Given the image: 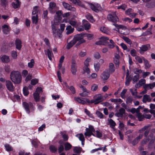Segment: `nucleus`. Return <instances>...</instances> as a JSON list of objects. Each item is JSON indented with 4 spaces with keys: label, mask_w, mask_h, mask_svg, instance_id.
<instances>
[{
    "label": "nucleus",
    "mask_w": 155,
    "mask_h": 155,
    "mask_svg": "<svg viewBox=\"0 0 155 155\" xmlns=\"http://www.w3.org/2000/svg\"><path fill=\"white\" fill-rule=\"evenodd\" d=\"M10 78L14 83L19 84L21 81V74L18 71H12L10 74Z\"/></svg>",
    "instance_id": "f257e3e1"
},
{
    "label": "nucleus",
    "mask_w": 155,
    "mask_h": 155,
    "mask_svg": "<svg viewBox=\"0 0 155 155\" xmlns=\"http://www.w3.org/2000/svg\"><path fill=\"white\" fill-rule=\"evenodd\" d=\"M103 101V97L100 94L96 95L94 97V99L91 101V103H94L95 104H97Z\"/></svg>",
    "instance_id": "f03ea898"
},
{
    "label": "nucleus",
    "mask_w": 155,
    "mask_h": 155,
    "mask_svg": "<svg viewBox=\"0 0 155 155\" xmlns=\"http://www.w3.org/2000/svg\"><path fill=\"white\" fill-rule=\"evenodd\" d=\"M107 18L109 21L114 23L116 22L119 20L118 18L115 14V12L112 13V14H110L108 15Z\"/></svg>",
    "instance_id": "7ed1b4c3"
},
{
    "label": "nucleus",
    "mask_w": 155,
    "mask_h": 155,
    "mask_svg": "<svg viewBox=\"0 0 155 155\" xmlns=\"http://www.w3.org/2000/svg\"><path fill=\"white\" fill-rule=\"evenodd\" d=\"M149 127L150 126L149 125L144 126L139 130L138 132L141 133L144 131V136L145 137H147L150 131V129H148Z\"/></svg>",
    "instance_id": "20e7f679"
},
{
    "label": "nucleus",
    "mask_w": 155,
    "mask_h": 155,
    "mask_svg": "<svg viewBox=\"0 0 155 155\" xmlns=\"http://www.w3.org/2000/svg\"><path fill=\"white\" fill-rule=\"evenodd\" d=\"M22 105L28 114H29L30 113V110L29 108V107L34 109L33 104L31 102L28 103L26 102H24L23 103Z\"/></svg>",
    "instance_id": "39448f33"
},
{
    "label": "nucleus",
    "mask_w": 155,
    "mask_h": 155,
    "mask_svg": "<svg viewBox=\"0 0 155 155\" xmlns=\"http://www.w3.org/2000/svg\"><path fill=\"white\" fill-rule=\"evenodd\" d=\"M85 34V33L83 32L81 34H77L74 36L73 40L74 41V42L76 43V42L78 41L84 40L83 38Z\"/></svg>",
    "instance_id": "423d86ee"
},
{
    "label": "nucleus",
    "mask_w": 155,
    "mask_h": 155,
    "mask_svg": "<svg viewBox=\"0 0 155 155\" xmlns=\"http://www.w3.org/2000/svg\"><path fill=\"white\" fill-rule=\"evenodd\" d=\"M71 71L72 73L73 74L75 75L76 74L77 71L76 64L75 61L73 59L72 60Z\"/></svg>",
    "instance_id": "0eeeda50"
},
{
    "label": "nucleus",
    "mask_w": 155,
    "mask_h": 155,
    "mask_svg": "<svg viewBox=\"0 0 155 155\" xmlns=\"http://www.w3.org/2000/svg\"><path fill=\"white\" fill-rule=\"evenodd\" d=\"M110 75V74L108 70H106L103 72L101 75V77L103 80L104 81L107 80L109 77Z\"/></svg>",
    "instance_id": "6e6552de"
},
{
    "label": "nucleus",
    "mask_w": 155,
    "mask_h": 155,
    "mask_svg": "<svg viewBox=\"0 0 155 155\" xmlns=\"http://www.w3.org/2000/svg\"><path fill=\"white\" fill-rule=\"evenodd\" d=\"M6 85L8 89L10 91H13L14 90V87L12 83L10 81H6Z\"/></svg>",
    "instance_id": "1a4fd4ad"
},
{
    "label": "nucleus",
    "mask_w": 155,
    "mask_h": 155,
    "mask_svg": "<svg viewBox=\"0 0 155 155\" xmlns=\"http://www.w3.org/2000/svg\"><path fill=\"white\" fill-rule=\"evenodd\" d=\"M90 6L91 8L94 11L96 12H99V9L100 8V5L97 3H95L94 4H91Z\"/></svg>",
    "instance_id": "9d476101"
},
{
    "label": "nucleus",
    "mask_w": 155,
    "mask_h": 155,
    "mask_svg": "<svg viewBox=\"0 0 155 155\" xmlns=\"http://www.w3.org/2000/svg\"><path fill=\"white\" fill-rule=\"evenodd\" d=\"M56 8V4L55 3L51 2L49 3L48 10L50 13H54V10Z\"/></svg>",
    "instance_id": "9b49d317"
},
{
    "label": "nucleus",
    "mask_w": 155,
    "mask_h": 155,
    "mask_svg": "<svg viewBox=\"0 0 155 155\" xmlns=\"http://www.w3.org/2000/svg\"><path fill=\"white\" fill-rule=\"evenodd\" d=\"M143 135V134H140L139 136L136 137L132 141V145L134 146L137 144L140 140L142 138Z\"/></svg>",
    "instance_id": "f8f14e48"
},
{
    "label": "nucleus",
    "mask_w": 155,
    "mask_h": 155,
    "mask_svg": "<svg viewBox=\"0 0 155 155\" xmlns=\"http://www.w3.org/2000/svg\"><path fill=\"white\" fill-rule=\"evenodd\" d=\"M132 78L130 76H129V74L128 72V71L127 73L126 78V81L125 82V84L127 86H128L130 84V82L132 80Z\"/></svg>",
    "instance_id": "ddd939ff"
},
{
    "label": "nucleus",
    "mask_w": 155,
    "mask_h": 155,
    "mask_svg": "<svg viewBox=\"0 0 155 155\" xmlns=\"http://www.w3.org/2000/svg\"><path fill=\"white\" fill-rule=\"evenodd\" d=\"M74 100L77 101L78 103L84 104H86V101L84 100V98L80 97H75L74 98Z\"/></svg>",
    "instance_id": "4468645a"
},
{
    "label": "nucleus",
    "mask_w": 155,
    "mask_h": 155,
    "mask_svg": "<svg viewBox=\"0 0 155 155\" xmlns=\"http://www.w3.org/2000/svg\"><path fill=\"white\" fill-rule=\"evenodd\" d=\"M148 49L147 45H143L140 47L139 51L140 54H143L144 52L147 51Z\"/></svg>",
    "instance_id": "2eb2a0df"
},
{
    "label": "nucleus",
    "mask_w": 155,
    "mask_h": 155,
    "mask_svg": "<svg viewBox=\"0 0 155 155\" xmlns=\"http://www.w3.org/2000/svg\"><path fill=\"white\" fill-rule=\"evenodd\" d=\"M82 22L83 25L84 26L85 29H88L90 28V24L85 19H84L83 20Z\"/></svg>",
    "instance_id": "dca6fc26"
},
{
    "label": "nucleus",
    "mask_w": 155,
    "mask_h": 155,
    "mask_svg": "<svg viewBox=\"0 0 155 155\" xmlns=\"http://www.w3.org/2000/svg\"><path fill=\"white\" fill-rule=\"evenodd\" d=\"M21 40L18 39H17L15 41V44L16 48L18 50H20L21 47Z\"/></svg>",
    "instance_id": "f3484780"
},
{
    "label": "nucleus",
    "mask_w": 155,
    "mask_h": 155,
    "mask_svg": "<svg viewBox=\"0 0 155 155\" xmlns=\"http://www.w3.org/2000/svg\"><path fill=\"white\" fill-rule=\"evenodd\" d=\"M62 4L65 8L69 10H71L72 9L73 10H74L75 9L74 8H72L69 4L66 2H63Z\"/></svg>",
    "instance_id": "a211bd4d"
},
{
    "label": "nucleus",
    "mask_w": 155,
    "mask_h": 155,
    "mask_svg": "<svg viewBox=\"0 0 155 155\" xmlns=\"http://www.w3.org/2000/svg\"><path fill=\"white\" fill-rule=\"evenodd\" d=\"M66 30L67 31L66 34L69 35L72 33L74 30V28H72L71 25H68L66 28Z\"/></svg>",
    "instance_id": "6ab92c4d"
},
{
    "label": "nucleus",
    "mask_w": 155,
    "mask_h": 155,
    "mask_svg": "<svg viewBox=\"0 0 155 155\" xmlns=\"http://www.w3.org/2000/svg\"><path fill=\"white\" fill-rule=\"evenodd\" d=\"M12 5L13 8L15 9H16L20 7V2L19 0H16L15 3L13 2L12 3Z\"/></svg>",
    "instance_id": "aec40b11"
},
{
    "label": "nucleus",
    "mask_w": 155,
    "mask_h": 155,
    "mask_svg": "<svg viewBox=\"0 0 155 155\" xmlns=\"http://www.w3.org/2000/svg\"><path fill=\"white\" fill-rule=\"evenodd\" d=\"M143 59L145 69L149 68L151 67V65L149 64L147 60L144 57H143Z\"/></svg>",
    "instance_id": "412c9836"
},
{
    "label": "nucleus",
    "mask_w": 155,
    "mask_h": 155,
    "mask_svg": "<svg viewBox=\"0 0 155 155\" xmlns=\"http://www.w3.org/2000/svg\"><path fill=\"white\" fill-rule=\"evenodd\" d=\"M151 100L150 98V96L149 95L145 94L143 96L142 101L143 103H146L147 101L148 102H150Z\"/></svg>",
    "instance_id": "4be33fe9"
},
{
    "label": "nucleus",
    "mask_w": 155,
    "mask_h": 155,
    "mask_svg": "<svg viewBox=\"0 0 155 155\" xmlns=\"http://www.w3.org/2000/svg\"><path fill=\"white\" fill-rule=\"evenodd\" d=\"M155 87V82L152 83V84H144L143 86V88L146 89H147L148 87H149L150 88L152 89Z\"/></svg>",
    "instance_id": "5701e85b"
},
{
    "label": "nucleus",
    "mask_w": 155,
    "mask_h": 155,
    "mask_svg": "<svg viewBox=\"0 0 155 155\" xmlns=\"http://www.w3.org/2000/svg\"><path fill=\"white\" fill-rule=\"evenodd\" d=\"M38 21V15L33 16L32 17V22L33 23L37 25Z\"/></svg>",
    "instance_id": "b1692460"
},
{
    "label": "nucleus",
    "mask_w": 155,
    "mask_h": 155,
    "mask_svg": "<svg viewBox=\"0 0 155 155\" xmlns=\"http://www.w3.org/2000/svg\"><path fill=\"white\" fill-rule=\"evenodd\" d=\"M108 44V42L104 41L103 40H100L97 41L95 43V44L98 45H104L107 46V44Z\"/></svg>",
    "instance_id": "393cba45"
},
{
    "label": "nucleus",
    "mask_w": 155,
    "mask_h": 155,
    "mask_svg": "<svg viewBox=\"0 0 155 155\" xmlns=\"http://www.w3.org/2000/svg\"><path fill=\"white\" fill-rule=\"evenodd\" d=\"M1 59L2 61L4 62L7 63L10 61L9 57L5 55L3 56Z\"/></svg>",
    "instance_id": "a878e982"
},
{
    "label": "nucleus",
    "mask_w": 155,
    "mask_h": 155,
    "mask_svg": "<svg viewBox=\"0 0 155 155\" xmlns=\"http://www.w3.org/2000/svg\"><path fill=\"white\" fill-rule=\"evenodd\" d=\"M2 28L4 33L7 34L9 31L8 26L6 25H4L2 26Z\"/></svg>",
    "instance_id": "bb28decb"
},
{
    "label": "nucleus",
    "mask_w": 155,
    "mask_h": 155,
    "mask_svg": "<svg viewBox=\"0 0 155 155\" xmlns=\"http://www.w3.org/2000/svg\"><path fill=\"white\" fill-rule=\"evenodd\" d=\"M49 149L50 152L52 153H56L57 150V148L53 145H51L49 146Z\"/></svg>",
    "instance_id": "cd10ccee"
},
{
    "label": "nucleus",
    "mask_w": 155,
    "mask_h": 155,
    "mask_svg": "<svg viewBox=\"0 0 155 155\" xmlns=\"http://www.w3.org/2000/svg\"><path fill=\"white\" fill-rule=\"evenodd\" d=\"M108 121L109 124L110 125V127L112 128H113L116 126V124L115 122L112 119H108Z\"/></svg>",
    "instance_id": "c85d7f7f"
},
{
    "label": "nucleus",
    "mask_w": 155,
    "mask_h": 155,
    "mask_svg": "<svg viewBox=\"0 0 155 155\" xmlns=\"http://www.w3.org/2000/svg\"><path fill=\"white\" fill-rule=\"evenodd\" d=\"M47 54L48 55L49 59L50 60H51L52 59L51 57L52 55V53L51 51V49L50 47L47 50Z\"/></svg>",
    "instance_id": "c756f323"
},
{
    "label": "nucleus",
    "mask_w": 155,
    "mask_h": 155,
    "mask_svg": "<svg viewBox=\"0 0 155 155\" xmlns=\"http://www.w3.org/2000/svg\"><path fill=\"white\" fill-rule=\"evenodd\" d=\"M150 140L149 137H146L143 139L140 142V144L142 146L146 144Z\"/></svg>",
    "instance_id": "7c9ffc66"
},
{
    "label": "nucleus",
    "mask_w": 155,
    "mask_h": 155,
    "mask_svg": "<svg viewBox=\"0 0 155 155\" xmlns=\"http://www.w3.org/2000/svg\"><path fill=\"white\" fill-rule=\"evenodd\" d=\"M109 69L110 72L113 73L115 71V68L114 64L112 63L109 64Z\"/></svg>",
    "instance_id": "2f4dec72"
},
{
    "label": "nucleus",
    "mask_w": 155,
    "mask_h": 155,
    "mask_svg": "<svg viewBox=\"0 0 155 155\" xmlns=\"http://www.w3.org/2000/svg\"><path fill=\"white\" fill-rule=\"evenodd\" d=\"M64 149L66 151L69 150L72 147V145L68 142L65 143L64 144Z\"/></svg>",
    "instance_id": "473e14b6"
},
{
    "label": "nucleus",
    "mask_w": 155,
    "mask_h": 155,
    "mask_svg": "<svg viewBox=\"0 0 155 155\" xmlns=\"http://www.w3.org/2000/svg\"><path fill=\"white\" fill-rule=\"evenodd\" d=\"M75 43H76L74 42V41L73 39L72 41H70L66 47L68 49H69Z\"/></svg>",
    "instance_id": "72a5a7b5"
},
{
    "label": "nucleus",
    "mask_w": 155,
    "mask_h": 155,
    "mask_svg": "<svg viewBox=\"0 0 155 155\" xmlns=\"http://www.w3.org/2000/svg\"><path fill=\"white\" fill-rule=\"evenodd\" d=\"M57 15V17L59 20H61L62 19V12L61 11L59 10L56 12Z\"/></svg>",
    "instance_id": "f704fd0d"
},
{
    "label": "nucleus",
    "mask_w": 155,
    "mask_h": 155,
    "mask_svg": "<svg viewBox=\"0 0 155 155\" xmlns=\"http://www.w3.org/2000/svg\"><path fill=\"white\" fill-rule=\"evenodd\" d=\"M34 98L36 101H39V95L37 93H34L33 94Z\"/></svg>",
    "instance_id": "c9c22d12"
},
{
    "label": "nucleus",
    "mask_w": 155,
    "mask_h": 155,
    "mask_svg": "<svg viewBox=\"0 0 155 155\" xmlns=\"http://www.w3.org/2000/svg\"><path fill=\"white\" fill-rule=\"evenodd\" d=\"M155 142V139H153L150 140L149 142L148 145V148H151L152 147L153 145Z\"/></svg>",
    "instance_id": "e433bc0d"
},
{
    "label": "nucleus",
    "mask_w": 155,
    "mask_h": 155,
    "mask_svg": "<svg viewBox=\"0 0 155 155\" xmlns=\"http://www.w3.org/2000/svg\"><path fill=\"white\" fill-rule=\"evenodd\" d=\"M139 74H138L134 76L132 81H133V83L134 84L135 82H137L139 80Z\"/></svg>",
    "instance_id": "4c0bfd02"
},
{
    "label": "nucleus",
    "mask_w": 155,
    "mask_h": 155,
    "mask_svg": "<svg viewBox=\"0 0 155 155\" xmlns=\"http://www.w3.org/2000/svg\"><path fill=\"white\" fill-rule=\"evenodd\" d=\"M76 136L81 141L82 140L83 141L85 140L84 135L82 133L78 134Z\"/></svg>",
    "instance_id": "58836bf2"
},
{
    "label": "nucleus",
    "mask_w": 155,
    "mask_h": 155,
    "mask_svg": "<svg viewBox=\"0 0 155 155\" xmlns=\"http://www.w3.org/2000/svg\"><path fill=\"white\" fill-rule=\"evenodd\" d=\"M83 70L84 71L82 72L83 74H84L85 72H86L87 74H89L90 72V69L87 67H84Z\"/></svg>",
    "instance_id": "ea45409f"
},
{
    "label": "nucleus",
    "mask_w": 155,
    "mask_h": 155,
    "mask_svg": "<svg viewBox=\"0 0 155 155\" xmlns=\"http://www.w3.org/2000/svg\"><path fill=\"white\" fill-rule=\"evenodd\" d=\"M86 18L89 21L91 22L94 21L93 16L90 14H88L86 15Z\"/></svg>",
    "instance_id": "a19ab883"
},
{
    "label": "nucleus",
    "mask_w": 155,
    "mask_h": 155,
    "mask_svg": "<svg viewBox=\"0 0 155 155\" xmlns=\"http://www.w3.org/2000/svg\"><path fill=\"white\" fill-rule=\"evenodd\" d=\"M1 1V5L4 7H6L7 5L8 0H0Z\"/></svg>",
    "instance_id": "79ce46f5"
},
{
    "label": "nucleus",
    "mask_w": 155,
    "mask_h": 155,
    "mask_svg": "<svg viewBox=\"0 0 155 155\" xmlns=\"http://www.w3.org/2000/svg\"><path fill=\"white\" fill-rule=\"evenodd\" d=\"M51 28L53 31V34L55 37H56V29L55 25L54 24L52 25Z\"/></svg>",
    "instance_id": "37998d69"
},
{
    "label": "nucleus",
    "mask_w": 155,
    "mask_h": 155,
    "mask_svg": "<svg viewBox=\"0 0 155 155\" xmlns=\"http://www.w3.org/2000/svg\"><path fill=\"white\" fill-rule=\"evenodd\" d=\"M5 147L6 150L8 151H10L13 150V148L11 146L8 144L5 145Z\"/></svg>",
    "instance_id": "c03bdc74"
},
{
    "label": "nucleus",
    "mask_w": 155,
    "mask_h": 155,
    "mask_svg": "<svg viewBox=\"0 0 155 155\" xmlns=\"http://www.w3.org/2000/svg\"><path fill=\"white\" fill-rule=\"evenodd\" d=\"M28 88L26 87H24L23 88V93L25 96H27L29 92L28 91Z\"/></svg>",
    "instance_id": "a18cd8bd"
},
{
    "label": "nucleus",
    "mask_w": 155,
    "mask_h": 155,
    "mask_svg": "<svg viewBox=\"0 0 155 155\" xmlns=\"http://www.w3.org/2000/svg\"><path fill=\"white\" fill-rule=\"evenodd\" d=\"M100 63H97L94 64L95 70L96 71H97L99 70L100 68Z\"/></svg>",
    "instance_id": "49530a36"
},
{
    "label": "nucleus",
    "mask_w": 155,
    "mask_h": 155,
    "mask_svg": "<svg viewBox=\"0 0 155 155\" xmlns=\"http://www.w3.org/2000/svg\"><path fill=\"white\" fill-rule=\"evenodd\" d=\"M86 132L84 133V135L85 136V137L88 136L89 137H90L91 136V135H92V134H93V132L89 130H86Z\"/></svg>",
    "instance_id": "de8ad7c7"
},
{
    "label": "nucleus",
    "mask_w": 155,
    "mask_h": 155,
    "mask_svg": "<svg viewBox=\"0 0 155 155\" xmlns=\"http://www.w3.org/2000/svg\"><path fill=\"white\" fill-rule=\"evenodd\" d=\"M65 26V24H61L60 25V28L58 29V31H60L61 33H62L64 31Z\"/></svg>",
    "instance_id": "09e8293b"
},
{
    "label": "nucleus",
    "mask_w": 155,
    "mask_h": 155,
    "mask_svg": "<svg viewBox=\"0 0 155 155\" xmlns=\"http://www.w3.org/2000/svg\"><path fill=\"white\" fill-rule=\"evenodd\" d=\"M38 8L39 6H36L34 7L33 11L32 12V15H35L38 13V11L37 8Z\"/></svg>",
    "instance_id": "8fccbe9b"
},
{
    "label": "nucleus",
    "mask_w": 155,
    "mask_h": 155,
    "mask_svg": "<svg viewBox=\"0 0 155 155\" xmlns=\"http://www.w3.org/2000/svg\"><path fill=\"white\" fill-rule=\"evenodd\" d=\"M34 63V61L33 59L31 60V62L28 63V66L30 68L33 67Z\"/></svg>",
    "instance_id": "3c124183"
},
{
    "label": "nucleus",
    "mask_w": 155,
    "mask_h": 155,
    "mask_svg": "<svg viewBox=\"0 0 155 155\" xmlns=\"http://www.w3.org/2000/svg\"><path fill=\"white\" fill-rule=\"evenodd\" d=\"M119 59H114V61L116 65V68H118L119 66Z\"/></svg>",
    "instance_id": "603ef678"
},
{
    "label": "nucleus",
    "mask_w": 155,
    "mask_h": 155,
    "mask_svg": "<svg viewBox=\"0 0 155 155\" xmlns=\"http://www.w3.org/2000/svg\"><path fill=\"white\" fill-rule=\"evenodd\" d=\"M81 149L80 147H75L74 149V151L75 153H80L81 152Z\"/></svg>",
    "instance_id": "864d4df0"
},
{
    "label": "nucleus",
    "mask_w": 155,
    "mask_h": 155,
    "mask_svg": "<svg viewBox=\"0 0 155 155\" xmlns=\"http://www.w3.org/2000/svg\"><path fill=\"white\" fill-rule=\"evenodd\" d=\"M96 114L97 116L100 118H102L103 117L104 115L102 113L99 111H97Z\"/></svg>",
    "instance_id": "5fc2aeb1"
},
{
    "label": "nucleus",
    "mask_w": 155,
    "mask_h": 155,
    "mask_svg": "<svg viewBox=\"0 0 155 155\" xmlns=\"http://www.w3.org/2000/svg\"><path fill=\"white\" fill-rule=\"evenodd\" d=\"M89 128H86V130H87L93 132H95V130L93 126L91 125H89Z\"/></svg>",
    "instance_id": "6e6d98bb"
},
{
    "label": "nucleus",
    "mask_w": 155,
    "mask_h": 155,
    "mask_svg": "<svg viewBox=\"0 0 155 155\" xmlns=\"http://www.w3.org/2000/svg\"><path fill=\"white\" fill-rule=\"evenodd\" d=\"M138 83L141 86L145 84L146 80L144 79H141L139 81Z\"/></svg>",
    "instance_id": "4d7b16f0"
},
{
    "label": "nucleus",
    "mask_w": 155,
    "mask_h": 155,
    "mask_svg": "<svg viewBox=\"0 0 155 155\" xmlns=\"http://www.w3.org/2000/svg\"><path fill=\"white\" fill-rule=\"evenodd\" d=\"M111 101L112 102L116 103V102H121L122 101L120 99H111Z\"/></svg>",
    "instance_id": "13d9d810"
},
{
    "label": "nucleus",
    "mask_w": 155,
    "mask_h": 155,
    "mask_svg": "<svg viewBox=\"0 0 155 155\" xmlns=\"http://www.w3.org/2000/svg\"><path fill=\"white\" fill-rule=\"evenodd\" d=\"M133 101V98L131 96L128 97L126 99V102L127 103H131Z\"/></svg>",
    "instance_id": "bf43d9fd"
},
{
    "label": "nucleus",
    "mask_w": 155,
    "mask_h": 155,
    "mask_svg": "<svg viewBox=\"0 0 155 155\" xmlns=\"http://www.w3.org/2000/svg\"><path fill=\"white\" fill-rule=\"evenodd\" d=\"M137 117L138 118V120L141 121L143 120V117L141 113H138L137 114Z\"/></svg>",
    "instance_id": "052dcab7"
},
{
    "label": "nucleus",
    "mask_w": 155,
    "mask_h": 155,
    "mask_svg": "<svg viewBox=\"0 0 155 155\" xmlns=\"http://www.w3.org/2000/svg\"><path fill=\"white\" fill-rule=\"evenodd\" d=\"M98 88V86L97 84H94L91 87V90L92 91H96Z\"/></svg>",
    "instance_id": "680f3d73"
},
{
    "label": "nucleus",
    "mask_w": 155,
    "mask_h": 155,
    "mask_svg": "<svg viewBox=\"0 0 155 155\" xmlns=\"http://www.w3.org/2000/svg\"><path fill=\"white\" fill-rule=\"evenodd\" d=\"M38 82V80L37 79H33L31 81V84L32 85H35Z\"/></svg>",
    "instance_id": "e2e57ef3"
},
{
    "label": "nucleus",
    "mask_w": 155,
    "mask_h": 155,
    "mask_svg": "<svg viewBox=\"0 0 155 155\" xmlns=\"http://www.w3.org/2000/svg\"><path fill=\"white\" fill-rule=\"evenodd\" d=\"M127 91L126 89H124L121 93L120 96L122 98H124L125 97V94Z\"/></svg>",
    "instance_id": "0e129e2a"
},
{
    "label": "nucleus",
    "mask_w": 155,
    "mask_h": 155,
    "mask_svg": "<svg viewBox=\"0 0 155 155\" xmlns=\"http://www.w3.org/2000/svg\"><path fill=\"white\" fill-rule=\"evenodd\" d=\"M58 152L60 153L64 150V146L62 145H60L58 148Z\"/></svg>",
    "instance_id": "69168bd1"
},
{
    "label": "nucleus",
    "mask_w": 155,
    "mask_h": 155,
    "mask_svg": "<svg viewBox=\"0 0 155 155\" xmlns=\"http://www.w3.org/2000/svg\"><path fill=\"white\" fill-rule=\"evenodd\" d=\"M130 91L131 92L132 94L134 96H136L137 95V92L136 89H135L134 91L132 89H130Z\"/></svg>",
    "instance_id": "338daca9"
},
{
    "label": "nucleus",
    "mask_w": 155,
    "mask_h": 155,
    "mask_svg": "<svg viewBox=\"0 0 155 155\" xmlns=\"http://www.w3.org/2000/svg\"><path fill=\"white\" fill-rule=\"evenodd\" d=\"M143 57L140 58L139 56H137L135 57V59L139 63H142L143 62Z\"/></svg>",
    "instance_id": "774afa93"
}]
</instances>
